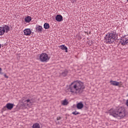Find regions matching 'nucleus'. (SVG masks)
Wrapping results in <instances>:
<instances>
[{"instance_id": "obj_21", "label": "nucleus", "mask_w": 128, "mask_h": 128, "mask_svg": "<svg viewBox=\"0 0 128 128\" xmlns=\"http://www.w3.org/2000/svg\"><path fill=\"white\" fill-rule=\"evenodd\" d=\"M32 32H24L25 36H30Z\"/></svg>"}, {"instance_id": "obj_27", "label": "nucleus", "mask_w": 128, "mask_h": 128, "mask_svg": "<svg viewBox=\"0 0 128 128\" xmlns=\"http://www.w3.org/2000/svg\"><path fill=\"white\" fill-rule=\"evenodd\" d=\"M2 69L1 68H0V74H2Z\"/></svg>"}, {"instance_id": "obj_2", "label": "nucleus", "mask_w": 128, "mask_h": 128, "mask_svg": "<svg viewBox=\"0 0 128 128\" xmlns=\"http://www.w3.org/2000/svg\"><path fill=\"white\" fill-rule=\"evenodd\" d=\"M110 114L114 118L122 120L126 116V110L124 107H117L113 110H110Z\"/></svg>"}, {"instance_id": "obj_23", "label": "nucleus", "mask_w": 128, "mask_h": 128, "mask_svg": "<svg viewBox=\"0 0 128 128\" xmlns=\"http://www.w3.org/2000/svg\"><path fill=\"white\" fill-rule=\"evenodd\" d=\"M77 36H78V40H82V36H80V33H78V34H77L76 35Z\"/></svg>"}, {"instance_id": "obj_31", "label": "nucleus", "mask_w": 128, "mask_h": 128, "mask_svg": "<svg viewBox=\"0 0 128 128\" xmlns=\"http://www.w3.org/2000/svg\"><path fill=\"white\" fill-rule=\"evenodd\" d=\"M2 48V44H0V48Z\"/></svg>"}, {"instance_id": "obj_24", "label": "nucleus", "mask_w": 128, "mask_h": 128, "mask_svg": "<svg viewBox=\"0 0 128 128\" xmlns=\"http://www.w3.org/2000/svg\"><path fill=\"white\" fill-rule=\"evenodd\" d=\"M72 4H74V2H76V0H70Z\"/></svg>"}, {"instance_id": "obj_25", "label": "nucleus", "mask_w": 128, "mask_h": 128, "mask_svg": "<svg viewBox=\"0 0 128 128\" xmlns=\"http://www.w3.org/2000/svg\"><path fill=\"white\" fill-rule=\"evenodd\" d=\"M4 76L6 78H8V76H6V74H4Z\"/></svg>"}, {"instance_id": "obj_4", "label": "nucleus", "mask_w": 128, "mask_h": 128, "mask_svg": "<svg viewBox=\"0 0 128 128\" xmlns=\"http://www.w3.org/2000/svg\"><path fill=\"white\" fill-rule=\"evenodd\" d=\"M40 60L42 62H48L50 60L48 55L46 53H42L40 56Z\"/></svg>"}, {"instance_id": "obj_12", "label": "nucleus", "mask_w": 128, "mask_h": 128, "mask_svg": "<svg viewBox=\"0 0 128 128\" xmlns=\"http://www.w3.org/2000/svg\"><path fill=\"white\" fill-rule=\"evenodd\" d=\"M59 48H61V50H66V52H68V47L66 46H64V45H61V46H59Z\"/></svg>"}, {"instance_id": "obj_9", "label": "nucleus", "mask_w": 128, "mask_h": 128, "mask_svg": "<svg viewBox=\"0 0 128 128\" xmlns=\"http://www.w3.org/2000/svg\"><path fill=\"white\" fill-rule=\"evenodd\" d=\"M76 108L78 110H82V108H84V104H82V102H80L77 104Z\"/></svg>"}, {"instance_id": "obj_10", "label": "nucleus", "mask_w": 128, "mask_h": 128, "mask_svg": "<svg viewBox=\"0 0 128 128\" xmlns=\"http://www.w3.org/2000/svg\"><path fill=\"white\" fill-rule=\"evenodd\" d=\"M110 83L112 86H119V84H120V82H118L116 81H114V80H110Z\"/></svg>"}, {"instance_id": "obj_33", "label": "nucleus", "mask_w": 128, "mask_h": 128, "mask_svg": "<svg viewBox=\"0 0 128 128\" xmlns=\"http://www.w3.org/2000/svg\"><path fill=\"white\" fill-rule=\"evenodd\" d=\"M87 34H88V33H87Z\"/></svg>"}, {"instance_id": "obj_17", "label": "nucleus", "mask_w": 128, "mask_h": 128, "mask_svg": "<svg viewBox=\"0 0 128 128\" xmlns=\"http://www.w3.org/2000/svg\"><path fill=\"white\" fill-rule=\"evenodd\" d=\"M44 28L46 29L49 28H50V24L48 23H45L44 24Z\"/></svg>"}, {"instance_id": "obj_3", "label": "nucleus", "mask_w": 128, "mask_h": 128, "mask_svg": "<svg viewBox=\"0 0 128 128\" xmlns=\"http://www.w3.org/2000/svg\"><path fill=\"white\" fill-rule=\"evenodd\" d=\"M118 38V34L116 32L108 33L105 36V42L110 44L114 42Z\"/></svg>"}, {"instance_id": "obj_30", "label": "nucleus", "mask_w": 128, "mask_h": 128, "mask_svg": "<svg viewBox=\"0 0 128 128\" xmlns=\"http://www.w3.org/2000/svg\"><path fill=\"white\" fill-rule=\"evenodd\" d=\"M21 34L22 33H20V32H18V36H20V34L22 36V34Z\"/></svg>"}, {"instance_id": "obj_22", "label": "nucleus", "mask_w": 128, "mask_h": 128, "mask_svg": "<svg viewBox=\"0 0 128 128\" xmlns=\"http://www.w3.org/2000/svg\"><path fill=\"white\" fill-rule=\"evenodd\" d=\"M6 108H7L6 105L5 106H4V108H2V110H4V111L6 110Z\"/></svg>"}, {"instance_id": "obj_7", "label": "nucleus", "mask_w": 128, "mask_h": 128, "mask_svg": "<svg viewBox=\"0 0 128 128\" xmlns=\"http://www.w3.org/2000/svg\"><path fill=\"white\" fill-rule=\"evenodd\" d=\"M55 18L57 22H62V20H64L62 16L60 14H58L56 16Z\"/></svg>"}, {"instance_id": "obj_1", "label": "nucleus", "mask_w": 128, "mask_h": 128, "mask_svg": "<svg viewBox=\"0 0 128 128\" xmlns=\"http://www.w3.org/2000/svg\"><path fill=\"white\" fill-rule=\"evenodd\" d=\"M84 82L80 81H76L72 82L70 86L68 89L69 92L71 93V94L74 96V94H80L84 90Z\"/></svg>"}, {"instance_id": "obj_15", "label": "nucleus", "mask_w": 128, "mask_h": 128, "mask_svg": "<svg viewBox=\"0 0 128 128\" xmlns=\"http://www.w3.org/2000/svg\"><path fill=\"white\" fill-rule=\"evenodd\" d=\"M32 128H40V126L38 123H35L33 124Z\"/></svg>"}, {"instance_id": "obj_26", "label": "nucleus", "mask_w": 128, "mask_h": 128, "mask_svg": "<svg viewBox=\"0 0 128 128\" xmlns=\"http://www.w3.org/2000/svg\"><path fill=\"white\" fill-rule=\"evenodd\" d=\"M60 118H60V116H59V117H57V120H60Z\"/></svg>"}, {"instance_id": "obj_20", "label": "nucleus", "mask_w": 128, "mask_h": 128, "mask_svg": "<svg viewBox=\"0 0 128 128\" xmlns=\"http://www.w3.org/2000/svg\"><path fill=\"white\" fill-rule=\"evenodd\" d=\"M25 102H28V104H32V100H26Z\"/></svg>"}, {"instance_id": "obj_32", "label": "nucleus", "mask_w": 128, "mask_h": 128, "mask_svg": "<svg viewBox=\"0 0 128 128\" xmlns=\"http://www.w3.org/2000/svg\"><path fill=\"white\" fill-rule=\"evenodd\" d=\"M89 34H90V32H89Z\"/></svg>"}, {"instance_id": "obj_29", "label": "nucleus", "mask_w": 128, "mask_h": 128, "mask_svg": "<svg viewBox=\"0 0 128 128\" xmlns=\"http://www.w3.org/2000/svg\"><path fill=\"white\" fill-rule=\"evenodd\" d=\"M126 104L127 106H128V100H126Z\"/></svg>"}, {"instance_id": "obj_14", "label": "nucleus", "mask_w": 128, "mask_h": 128, "mask_svg": "<svg viewBox=\"0 0 128 128\" xmlns=\"http://www.w3.org/2000/svg\"><path fill=\"white\" fill-rule=\"evenodd\" d=\"M36 30L37 32H42V27L40 26H36Z\"/></svg>"}, {"instance_id": "obj_16", "label": "nucleus", "mask_w": 128, "mask_h": 128, "mask_svg": "<svg viewBox=\"0 0 128 128\" xmlns=\"http://www.w3.org/2000/svg\"><path fill=\"white\" fill-rule=\"evenodd\" d=\"M62 104L63 106H68V100L65 99L62 101Z\"/></svg>"}, {"instance_id": "obj_11", "label": "nucleus", "mask_w": 128, "mask_h": 128, "mask_svg": "<svg viewBox=\"0 0 128 128\" xmlns=\"http://www.w3.org/2000/svg\"><path fill=\"white\" fill-rule=\"evenodd\" d=\"M68 74V71L67 70H65L64 72L61 73L60 74L62 76H66Z\"/></svg>"}, {"instance_id": "obj_13", "label": "nucleus", "mask_w": 128, "mask_h": 128, "mask_svg": "<svg viewBox=\"0 0 128 128\" xmlns=\"http://www.w3.org/2000/svg\"><path fill=\"white\" fill-rule=\"evenodd\" d=\"M32 20V17L30 16H28L27 17L25 18V22H30Z\"/></svg>"}, {"instance_id": "obj_6", "label": "nucleus", "mask_w": 128, "mask_h": 128, "mask_svg": "<svg viewBox=\"0 0 128 128\" xmlns=\"http://www.w3.org/2000/svg\"><path fill=\"white\" fill-rule=\"evenodd\" d=\"M119 44H121L122 46H128V39L124 38H121Z\"/></svg>"}, {"instance_id": "obj_19", "label": "nucleus", "mask_w": 128, "mask_h": 128, "mask_svg": "<svg viewBox=\"0 0 128 128\" xmlns=\"http://www.w3.org/2000/svg\"><path fill=\"white\" fill-rule=\"evenodd\" d=\"M72 114H74V116H77V114H80V113L79 112H76V110H75V112H72Z\"/></svg>"}, {"instance_id": "obj_8", "label": "nucleus", "mask_w": 128, "mask_h": 128, "mask_svg": "<svg viewBox=\"0 0 128 128\" xmlns=\"http://www.w3.org/2000/svg\"><path fill=\"white\" fill-rule=\"evenodd\" d=\"M14 104L12 103H8L6 104V108H7L8 110H12V108H14Z\"/></svg>"}, {"instance_id": "obj_28", "label": "nucleus", "mask_w": 128, "mask_h": 128, "mask_svg": "<svg viewBox=\"0 0 128 128\" xmlns=\"http://www.w3.org/2000/svg\"><path fill=\"white\" fill-rule=\"evenodd\" d=\"M4 32H0V36H4Z\"/></svg>"}, {"instance_id": "obj_18", "label": "nucleus", "mask_w": 128, "mask_h": 128, "mask_svg": "<svg viewBox=\"0 0 128 128\" xmlns=\"http://www.w3.org/2000/svg\"><path fill=\"white\" fill-rule=\"evenodd\" d=\"M24 32H32V30L30 28H26L24 30Z\"/></svg>"}, {"instance_id": "obj_5", "label": "nucleus", "mask_w": 128, "mask_h": 128, "mask_svg": "<svg viewBox=\"0 0 128 128\" xmlns=\"http://www.w3.org/2000/svg\"><path fill=\"white\" fill-rule=\"evenodd\" d=\"M10 28L8 25H3V26L0 27V32H8Z\"/></svg>"}]
</instances>
